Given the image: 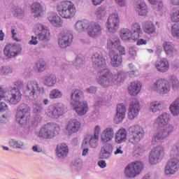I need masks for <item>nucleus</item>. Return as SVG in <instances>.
Here are the masks:
<instances>
[{"label": "nucleus", "instance_id": "nucleus-60", "mask_svg": "<svg viewBox=\"0 0 179 179\" xmlns=\"http://www.w3.org/2000/svg\"><path fill=\"white\" fill-rule=\"evenodd\" d=\"M98 166H99V167L101 169H105V167L107 166V164L106 163V161L101 160L98 162Z\"/></svg>", "mask_w": 179, "mask_h": 179}, {"label": "nucleus", "instance_id": "nucleus-28", "mask_svg": "<svg viewBox=\"0 0 179 179\" xmlns=\"http://www.w3.org/2000/svg\"><path fill=\"white\" fill-rule=\"evenodd\" d=\"M109 57L110 58V65L114 68H118L121 66L122 64V57L120 56L117 53H115L114 51L109 52Z\"/></svg>", "mask_w": 179, "mask_h": 179}, {"label": "nucleus", "instance_id": "nucleus-34", "mask_svg": "<svg viewBox=\"0 0 179 179\" xmlns=\"http://www.w3.org/2000/svg\"><path fill=\"white\" fill-rule=\"evenodd\" d=\"M163 47L166 55L173 57V55H176V54H177V50L176 48H174V45H173L171 43L164 42Z\"/></svg>", "mask_w": 179, "mask_h": 179}, {"label": "nucleus", "instance_id": "nucleus-37", "mask_svg": "<svg viewBox=\"0 0 179 179\" xmlns=\"http://www.w3.org/2000/svg\"><path fill=\"white\" fill-rule=\"evenodd\" d=\"M31 12L34 13V17H38L41 15V13L44 12L43 6L39 3H34L31 6Z\"/></svg>", "mask_w": 179, "mask_h": 179}, {"label": "nucleus", "instance_id": "nucleus-42", "mask_svg": "<svg viewBox=\"0 0 179 179\" xmlns=\"http://www.w3.org/2000/svg\"><path fill=\"white\" fill-rule=\"evenodd\" d=\"M57 83V77L55 76L50 74L45 77V85L51 87Z\"/></svg>", "mask_w": 179, "mask_h": 179}, {"label": "nucleus", "instance_id": "nucleus-38", "mask_svg": "<svg viewBox=\"0 0 179 179\" xmlns=\"http://www.w3.org/2000/svg\"><path fill=\"white\" fill-rule=\"evenodd\" d=\"M133 36H134V38L136 40H138L141 34H142V28L141 27V24L138 22H134L131 24V31Z\"/></svg>", "mask_w": 179, "mask_h": 179}, {"label": "nucleus", "instance_id": "nucleus-58", "mask_svg": "<svg viewBox=\"0 0 179 179\" xmlns=\"http://www.w3.org/2000/svg\"><path fill=\"white\" fill-rule=\"evenodd\" d=\"M38 43V41H37V36H31V40L29 41V44L31 45H36Z\"/></svg>", "mask_w": 179, "mask_h": 179}, {"label": "nucleus", "instance_id": "nucleus-12", "mask_svg": "<svg viewBox=\"0 0 179 179\" xmlns=\"http://www.w3.org/2000/svg\"><path fill=\"white\" fill-rule=\"evenodd\" d=\"M3 52L6 58L12 59V58H15L19 54L22 53V47L20 45L7 44L4 47Z\"/></svg>", "mask_w": 179, "mask_h": 179}, {"label": "nucleus", "instance_id": "nucleus-46", "mask_svg": "<svg viewBox=\"0 0 179 179\" xmlns=\"http://www.w3.org/2000/svg\"><path fill=\"white\" fill-rule=\"evenodd\" d=\"M162 108V103L157 101H152L150 104V109L152 113H157Z\"/></svg>", "mask_w": 179, "mask_h": 179}, {"label": "nucleus", "instance_id": "nucleus-7", "mask_svg": "<svg viewBox=\"0 0 179 179\" xmlns=\"http://www.w3.org/2000/svg\"><path fill=\"white\" fill-rule=\"evenodd\" d=\"M15 118L17 122H19L20 125H26L30 120V107L27 104L22 103L17 108Z\"/></svg>", "mask_w": 179, "mask_h": 179}, {"label": "nucleus", "instance_id": "nucleus-27", "mask_svg": "<svg viewBox=\"0 0 179 179\" xmlns=\"http://www.w3.org/2000/svg\"><path fill=\"white\" fill-rule=\"evenodd\" d=\"M69 153V148L65 143H60L57 145L56 155L59 159H65Z\"/></svg>", "mask_w": 179, "mask_h": 179}, {"label": "nucleus", "instance_id": "nucleus-30", "mask_svg": "<svg viewBox=\"0 0 179 179\" xmlns=\"http://www.w3.org/2000/svg\"><path fill=\"white\" fill-rule=\"evenodd\" d=\"M48 19L52 26L62 27V20H61V17L57 15V13H50L48 15Z\"/></svg>", "mask_w": 179, "mask_h": 179}, {"label": "nucleus", "instance_id": "nucleus-9", "mask_svg": "<svg viewBox=\"0 0 179 179\" xmlns=\"http://www.w3.org/2000/svg\"><path fill=\"white\" fill-rule=\"evenodd\" d=\"M143 167L144 165L142 162L136 161L134 162H131L127 165L124 169L125 176L129 178H134L142 173Z\"/></svg>", "mask_w": 179, "mask_h": 179}, {"label": "nucleus", "instance_id": "nucleus-41", "mask_svg": "<svg viewBox=\"0 0 179 179\" xmlns=\"http://www.w3.org/2000/svg\"><path fill=\"white\" fill-rule=\"evenodd\" d=\"M171 113L173 115H178L179 114V96L177 97L176 100L173 101L169 108Z\"/></svg>", "mask_w": 179, "mask_h": 179}, {"label": "nucleus", "instance_id": "nucleus-47", "mask_svg": "<svg viewBox=\"0 0 179 179\" xmlns=\"http://www.w3.org/2000/svg\"><path fill=\"white\" fill-rule=\"evenodd\" d=\"M89 143L91 148L96 149L99 146V137L91 136L89 140Z\"/></svg>", "mask_w": 179, "mask_h": 179}, {"label": "nucleus", "instance_id": "nucleus-62", "mask_svg": "<svg viewBox=\"0 0 179 179\" xmlns=\"http://www.w3.org/2000/svg\"><path fill=\"white\" fill-rule=\"evenodd\" d=\"M87 93H96V92H97V88H96V87H90V88H88L87 90Z\"/></svg>", "mask_w": 179, "mask_h": 179}, {"label": "nucleus", "instance_id": "nucleus-2", "mask_svg": "<svg viewBox=\"0 0 179 179\" xmlns=\"http://www.w3.org/2000/svg\"><path fill=\"white\" fill-rule=\"evenodd\" d=\"M59 15L63 19H72L76 15V7L71 1H63L57 7Z\"/></svg>", "mask_w": 179, "mask_h": 179}, {"label": "nucleus", "instance_id": "nucleus-43", "mask_svg": "<svg viewBox=\"0 0 179 179\" xmlns=\"http://www.w3.org/2000/svg\"><path fill=\"white\" fill-rule=\"evenodd\" d=\"M106 13L107 11H106V8L104 7H99L94 13V16L98 20H101V19L106 16Z\"/></svg>", "mask_w": 179, "mask_h": 179}, {"label": "nucleus", "instance_id": "nucleus-53", "mask_svg": "<svg viewBox=\"0 0 179 179\" xmlns=\"http://www.w3.org/2000/svg\"><path fill=\"white\" fill-rule=\"evenodd\" d=\"M172 36L179 38V24H173L171 29Z\"/></svg>", "mask_w": 179, "mask_h": 179}, {"label": "nucleus", "instance_id": "nucleus-51", "mask_svg": "<svg viewBox=\"0 0 179 179\" xmlns=\"http://www.w3.org/2000/svg\"><path fill=\"white\" fill-rule=\"evenodd\" d=\"M170 83L172 85L173 90H177L179 87V81L176 76H171L170 79Z\"/></svg>", "mask_w": 179, "mask_h": 179}, {"label": "nucleus", "instance_id": "nucleus-57", "mask_svg": "<svg viewBox=\"0 0 179 179\" xmlns=\"http://www.w3.org/2000/svg\"><path fill=\"white\" fill-rule=\"evenodd\" d=\"M8 110V105L5 103V102H1L0 103V113H2V111H6Z\"/></svg>", "mask_w": 179, "mask_h": 179}, {"label": "nucleus", "instance_id": "nucleus-52", "mask_svg": "<svg viewBox=\"0 0 179 179\" xmlns=\"http://www.w3.org/2000/svg\"><path fill=\"white\" fill-rule=\"evenodd\" d=\"M12 72H13L12 68L8 66H2L0 69V75H8L9 73H12Z\"/></svg>", "mask_w": 179, "mask_h": 179}, {"label": "nucleus", "instance_id": "nucleus-23", "mask_svg": "<svg viewBox=\"0 0 179 179\" xmlns=\"http://www.w3.org/2000/svg\"><path fill=\"white\" fill-rule=\"evenodd\" d=\"M178 171V160L172 159L169 160L165 167L164 173L166 176H171Z\"/></svg>", "mask_w": 179, "mask_h": 179}, {"label": "nucleus", "instance_id": "nucleus-36", "mask_svg": "<svg viewBox=\"0 0 179 179\" xmlns=\"http://www.w3.org/2000/svg\"><path fill=\"white\" fill-rule=\"evenodd\" d=\"M83 97V92L79 90H74L71 91V104L75 103H79L82 98Z\"/></svg>", "mask_w": 179, "mask_h": 179}, {"label": "nucleus", "instance_id": "nucleus-24", "mask_svg": "<svg viewBox=\"0 0 179 179\" xmlns=\"http://www.w3.org/2000/svg\"><path fill=\"white\" fill-rule=\"evenodd\" d=\"M76 113L78 115H85L89 110V106H87V102L80 101L78 103H71Z\"/></svg>", "mask_w": 179, "mask_h": 179}, {"label": "nucleus", "instance_id": "nucleus-4", "mask_svg": "<svg viewBox=\"0 0 179 179\" xmlns=\"http://www.w3.org/2000/svg\"><path fill=\"white\" fill-rule=\"evenodd\" d=\"M45 90L44 87L37 81H29L27 84L24 94L31 99H37L40 94H44Z\"/></svg>", "mask_w": 179, "mask_h": 179}, {"label": "nucleus", "instance_id": "nucleus-16", "mask_svg": "<svg viewBox=\"0 0 179 179\" xmlns=\"http://www.w3.org/2000/svg\"><path fill=\"white\" fill-rule=\"evenodd\" d=\"M34 33L41 41H48V40H50V30L41 24H38L36 26Z\"/></svg>", "mask_w": 179, "mask_h": 179}, {"label": "nucleus", "instance_id": "nucleus-26", "mask_svg": "<svg viewBox=\"0 0 179 179\" xmlns=\"http://www.w3.org/2000/svg\"><path fill=\"white\" fill-rule=\"evenodd\" d=\"M113 138H114V129L107 127L102 131L101 135V142L103 144L111 142Z\"/></svg>", "mask_w": 179, "mask_h": 179}, {"label": "nucleus", "instance_id": "nucleus-44", "mask_svg": "<svg viewBox=\"0 0 179 179\" xmlns=\"http://www.w3.org/2000/svg\"><path fill=\"white\" fill-rule=\"evenodd\" d=\"M38 72H44L47 69V63L43 60L39 59L36 64Z\"/></svg>", "mask_w": 179, "mask_h": 179}, {"label": "nucleus", "instance_id": "nucleus-61", "mask_svg": "<svg viewBox=\"0 0 179 179\" xmlns=\"http://www.w3.org/2000/svg\"><path fill=\"white\" fill-rule=\"evenodd\" d=\"M23 14V10H22L20 8H15V13H14V15L15 16H19L20 15Z\"/></svg>", "mask_w": 179, "mask_h": 179}, {"label": "nucleus", "instance_id": "nucleus-10", "mask_svg": "<svg viewBox=\"0 0 179 179\" xmlns=\"http://www.w3.org/2000/svg\"><path fill=\"white\" fill-rule=\"evenodd\" d=\"M171 87L170 86V83L164 79L160 78L157 80L152 85V90L155 92H158L161 94H167L170 92Z\"/></svg>", "mask_w": 179, "mask_h": 179}, {"label": "nucleus", "instance_id": "nucleus-40", "mask_svg": "<svg viewBox=\"0 0 179 179\" xmlns=\"http://www.w3.org/2000/svg\"><path fill=\"white\" fill-rule=\"evenodd\" d=\"M89 26V21L86 20H78L75 24V29L76 31L82 32L85 30H87V27Z\"/></svg>", "mask_w": 179, "mask_h": 179}, {"label": "nucleus", "instance_id": "nucleus-14", "mask_svg": "<svg viewBox=\"0 0 179 179\" xmlns=\"http://www.w3.org/2000/svg\"><path fill=\"white\" fill-rule=\"evenodd\" d=\"M163 156H164V148L157 146L150 153L149 163L150 164H157L161 159H163Z\"/></svg>", "mask_w": 179, "mask_h": 179}, {"label": "nucleus", "instance_id": "nucleus-39", "mask_svg": "<svg viewBox=\"0 0 179 179\" xmlns=\"http://www.w3.org/2000/svg\"><path fill=\"white\" fill-rule=\"evenodd\" d=\"M143 30L144 33L147 34H153L156 31V28L155 27V24L152 21H147L143 24Z\"/></svg>", "mask_w": 179, "mask_h": 179}, {"label": "nucleus", "instance_id": "nucleus-29", "mask_svg": "<svg viewBox=\"0 0 179 179\" xmlns=\"http://www.w3.org/2000/svg\"><path fill=\"white\" fill-rule=\"evenodd\" d=\"M142 89V83L139 81H135L131 83L128 87V92L130 96H136Z\"/></svg>", "mask_w": 179, "mask_h": 179}, {"label": "nucleus", "instance_id": "nucleus-55", "mask_svg": "<svg viewBox=\"0 0 179 179\" xmlns=\"http://www.w3.org/2000/svg\"><path fill=\"white\" fill-rule=\"evenodd\" d=\"M40 122H41V117L36 116L31 121V125H32V127H37V125H38V124H40Z\"/></svg>", "mask_w": 179, "mask_h": 179}, {"label": "nucleus", "instance_id": "nucleus-11", "mask_svg": "<svg viewBox=\"0 0 179 179\" xmlns=\"http://www.w3.org/2000/svg\"><path fill=\"white\" fill-rule=\"evenodd\" d=\"M107 46L109 50H114V48H116L120 54V56L125 55V54H127L125 47L121 45V41H120V38L117 36H112L110 38H109L108 40Z\"/></svg>", "mask_w": 179, "mask_h": 179}, {"label": "nucleus", "instance_id": "nucleus-35", "mask_svg": "<svg viewBox=\"0 0 179 179\" xmlns=\"http://www.w3.org/2000/svg\"><path fill=\"white\" fill-rule=\"evenodd\" d=\"M136 10L138 12L140 16H146L148 15V6L143 1H139L136 4Z\"/></svg>", "mask_w": 179, "mask_h": 179}, {"label": "nucleus", "instance_id": "nucleus-56", "mask_svg": "<svg viewBox=\"0 0 179 179\" xmlns=\"http://www.w3.org/2000/svg\"><path fill=\"white\" fill-rule=\"evenodd\" d=\"M148 1L150 2L152 5H157V3H159L158 6H163L162 0H148Z\"/></svg>", "mask_w": 179, "mask_h": 179}, {"label": "nucleus", "instance_id": "nucleus-18", "mask_svg": "<svg viewBox=\"0 0 179 179\" xmlns=\"http://www.w3.org/2000/svg\"><path fill=\"white\" fill-rule=\"evenodd\" d=\"M80 122L76 119H71L69 120L66 124V134L67 135H72V134H76L80 129Z\"/></svg>", "mask_w": 179, "mask_h": 179}, {"label": "nucleus", "instance_id": "nucleus-21", "mask_svg": "<svg viewBox=\"0 0 179 179\" xmlns=\"http://www.w3.org/2000/svg\"><path fill=\"white\" fill-rule=\"evenodd\" d=\"M155 69L161 73H166L170 69V62L166 58L158 59L155 62Z\"/></svg>", "mask_w": 179, "mask_h": 179}, {"label": "nucleus", "instance_id": "nucleus-48", "mask_svg": "<svg viewBox=\"0 0 179 179\" xmlns=\"http://www.w3.org/2000/svg\"><path fill=\"white\" fill-rule=\"evenodd\" d=\"M171 19L175 23H177L179 22V8H174L173 10L172 14L171 15Z\"/></svg>", "mask_w": 179, "mask_h": 179}, {"label": "nucleus", "instance_id": "nucleus-64", "mask_svg": "<svg viewBox=\"0 0 179 179\" xmlns=\"http://www.w3.org/2000/svg\"><path fill=\"white\" fill-rule=\"evenodd\" d=\"M138 45H145V44H146V41L145 40H144V39H142V38H141V39H138V41H137V43H136Z\"/></svg>", "mask_w": 179, "mask_h": 179}, {"label": "nucleus", "instance_id": "nucleus-15", "mask_svg": "<svg viewBox=\"0 0 179 179\" xmlns=\"http://www.w3.org/2000/svg\"><path fill=\"white\" fill-rule=\"evenodd\" d=\"M47 115L50 118L55 120L64 115V106L61 103H55L52 105L47 111Z\"/></svg>", "mask_w": 179, "mask_h": 179}, {"label": "nucleus", "instance_id": "nucleus-17", "mask_svg": "<svg viewBox=\"0 0 179 179\" xmlns=\"http://www.w3.org/2000/svg\"><path fill=\"white\" fill-rule=\"evenodd\" d=\"M103 31L101 26L97 22H88L87 33L90 37L94 38L101 36Z\"/></svg>", "mask_w": 179, "mask_h": 179}, {"label": "nucleus", "instance_id": "nucleus-1", "mask_svg": "<svg viewBox=\"0 0 179 179\" xmlns=\"http://www.w3.org/2000/svg\"><path fill=\"white\" fill-rule=\"evenodd\" d=\"M92 64L95 68L101 69L97 74L96 80L103 87H108L111 85L120 83L125 79V74L124 73H118L117 75L114 76L110 69L106 68V59L103 55L95 53L92 56Z\"/></svg>", "mask_w": 179, "mask_h": 179}, {"label": "nucleus", "instance_id": "nucleus-5", "mask_svg": "<svg viewBox=\"0 0 179 179\" xmlns=\"http://www.w3.org/2000/svg\"><path fill=\"white\" fill-rule=\"evenodd\" d=\"M59 126L55 123H48L40 130L38 136L41 139H51L59 134Z\"/></svg>", "mask_w": 179, "mask_h": 179}, {"label": "nucleus", "instance_id": "nucleus-6", "mask_svg": "<svg viewBox=\"0 0 179 179\" xmlns=\"http://www.w3.org/2000/svg\"><path fill=\"white\" fill-rule=\"evenodd\" d=\"M174 132V126L172 124H166L164 126L163 129L158 130L152 138V143L156 145V143H162L166 138L170 136L171 134Z\"/></svg>", "mask_w": 179, "mask_h": 179}, {"label": "nucleus", "instance_id": "nucleus-45", "mask_svg": "<svg viewBox=\"0 0 179 179\" xmlns=\"http://www.w3.org/2000/svg\"><path fill=\"white\" fill-rule=\"evenodd\" d=\"M62 97V92L59 90L54 89L50 93V99L54 100L55 99H61Z\"/></svg>", "mask_w": 179, "mask_h": 179}, {"label": "nucleus", "instance_id": "nucleus-50", "mask_svg": "<svg viewBox=\"0 0 179 179\" xmlns=\"http://www.w3.org/2000/svg\"><path fill=\"white\" fill-rule=\"evenodd\" d=\"M9 145L12 148H17V149H20V148H23V142L16 141L13 139L10 140Z\"/></svg>", "mask_w": 179, "mask_h": 179}, {"label": "nucleus", "instance_id": "nucleus-31", "mask_svg": "<svg viewBox=\"0 0 179 179\" xmlns=\"http://www.w3.org/2000/svg\"><path fill=\"white\" fill-rule=\"evenodd\" d=\"M120 38L123 40V41H131L134 40L136 41V38H135L134 35L132 34V31L127 28H124L120 31Z\"/></svg>", "mask_w": 179, "mask_h": 179}, {"label": "nucleus", "instance_id": "nucleus-22", "mask_svg": "<svg viewBox=\"0 0 179 179\" xmlns=\"http://www.w3.org/2000/svg\"><path fill=\"white\" fill-rule=\"evenodd\" d=\"M169 122L170 115L167 113H163L155 120L153 125L155 128H163V127H166Z\"/></svg>", "mask_w": 179, "mask_h": 179}, {"label": "nucleus", "instance_id": "nucleus-49", "mask_svg": "<svg viewBox=\"0 0 179 179\" xmlns=\"http://www.w3.org/2000/svg\"><path fill=\"white\" fill-rule=\"evenodd\" d=\"M33 111L35 114H41V113L44 111V108H43V104H40L38 103H34Z\"/></svg>", "mask_w": 179, "mask_h": 179}, {"label": "nucleus", "instance_id": "nucleus-8", "mask_svg": "<svg viewBox=\"0 0 179 179\" xmlns=\"http://www.w3.org/2000/svg\"><path fill=\"white\" fill-rule=\"evenodd\" d=\"M129 142L136 145L141 142V139L145 136V130L139 125L131 126L129 129Z\"/></svg>", "mask_w": 179, "mask_h": 179}, {"label": "nucleus", "instance_id": "nucleus-20", "mask_svg": "<svg viewBox=\"0 0 179 179\" xmlns=\"http://www.w3.org/2000/svg\"><path fill=\"white\" fill-rule=\"evenodd\" d=\"M140 110L141 104L139 103V101L136 99H133L130 103L129 108L128 117L129 120H134V118L138 117Z\"/></svg>", "mask_w": 179, "mask_h": 179}, {"label": "nucleus", "instance_id": "nucleus-59", "mask_svg": "<svg viewBox=\"0 0 179 179\" xmlns=\"http://www.w3.org/2000/svg\"><path fill=\"white\" fill-rule=\"evenodd\" d=\"M100 127L96 126L94 128V134L92 135V136H96V138H99V135H100Z\"/></svg>", "mask_w": 179, "mask_h": 179}, {"label": "nucleus", "instance_id": "nucleus-25", "mask_svg": "<svg viewBox=\"0 0 179 179\" xmlns=\"http://www.w3.org/2000/svg\"><path fill=\"white\" fill-rule=\"evenodd\" d=\"M126 113L127 108L125 107V105L123 103L118 104L117 108V113L114 118L115 124H120V122H122V121H124Z\"/></svg>", "mask_w": 179, "mask_h": 179}, {"label": "nucleus", "instance_id": "nucleus-63", "mask_svg": "<svg viewBox=\"0 0 179 179\" xmlns=\"http://www.w3.org/2000/svg\"><path fill=\"white\" fill-rule=\"evenodd\" d=\"M115 155H122L124 153V151L122 150V147L119 146L117 150L114 152Z\"/></svg>", "mask_w": 179, "mask_h": 179}, {"label": "nucleus", "instance_id": "nucleus-32", "mask_svg": "<svg viewBox=\"0 0 179 179\" xmlns=\"http://www.w3.org/2000/svg\"><path fill=\"white\" fill-rule=\"evenodd\" d=\"M113 153V145L111 144H106L101 148L99 153V157L101 159H108Z\"/></svg>", "mask_w": 179, "mask_h": 179}, {"label": "nucleus", "instance_id": "nucleus-19", "mask_svg": "<svg viewBox=\"0 0 179 179\" xmlns=\"http://www.w3.org/2000/svg\"><path fill=\"white\" fill-rule=\"evenodd\" d=\"M73 34L71 31H66L62 34V38L59 39V45L60 48H66L72 44Z\"/></svg>", "mask_w": 179, "mask_h": 179}, {"label": "nucleus", "instance_id": "nucleus-13", "mask_svg": "<svg viewBox=\"0 0 179 179\" xmlns=\"http://www.w3.org/2000/svg\"><path fill=\"white\" fill-rule=\"evenodd\" d=\"M106 27L110 33H115L120 27V17L113 13L109 15L106 22Z\"/></svg>", "mask_w": 179, "mask_h": 179}, {"label": "nucleus", "instance_id": "nucleus-54", "mask_svg": "<svg viewBox=\"0 0 179 179\" xmlns=\"http://www.w3.org/2000/svg\"><path fill=\"white\" fill-rule=\"evenodd\" d=\"M83 156H87L89 152V148H87V141L84 140L82 144Z\"/></svg>", "mask_w": 179, "mask_h": 179}, {"label": "nucleus", "instance_id": "nucleus-33", "mask_svg": "<svg viewBox=\"0 0 179 179\" xmlns=\"http://www.w3.org/2000/svg\"><path fill=\"white\" fill-rule=\"evenodd\" d=\"M127 141V129L122 128L120 129L116 133L115 136V141L116 143H124Z\"/></svg>", "mask_w": 179, "mask_h": 179}, {"label": "nucleus", "instance_id": "nucleus-3", "mask_svg": "<svg viewBox=\"0 0 179 179\" xmlns=\"http://www.w3.org/2000/svg\"><path fill=\"white\" fill-rule=\"evenodd\" d=\"M3 99L10 104H17L22 100V92L18 88L13 87L6 95V90L0 86V101Z\"/></svg>", "mask_w": 179, "mask_h": 179}]
</instances>
